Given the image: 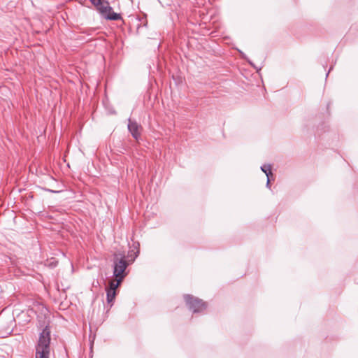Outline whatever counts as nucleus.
I'll list each match as a JSON object with an SVG mask.
<instances>
[{
  "mask_svg": "<svg viewBox=\"0 0 358 358\" xmlns=\"http://www.w3.org/2000/svg\"><path fill=\"white\" fill-rule=\"evenodd\" d=\"M50 329L48 325L45 327L39 335L36 347L35 358H49L50 352Z\"/></svg>",
  "mask_w": 358,
  "mask_h": 358,
  "instance_id": "obj_1",
  "label": "nucleus"
},
{
  "mask_svg": "<svg viewBox=\"0 0 358 358\" xmlns=\"http://www.w3.org/2000/svg\"><path fill=\"white\" fill-rule=\"evenodd\" d=\"M103 17L109 20H118L121 18L120 14L113 11L112 7L106 0H90Z\"/></svg>",
  "mask_w": 358,
  "mask_h": 358,
  "instance_id": "obj_2",
  "label": "nucleus"
},
{
  "mask_svg": "<svg viewBox=\"0 0 358 358\" xmlns=\"http://www.w3.org/2000/svg\"><path fill=\"white\" fill-rule=\"evenodd\" d=\"M129 266L124 255L114 254L113 257V275L115 278H124L127 275L125 270Z\"/></svg>",
  "mask_w": 358,
  "mask_h": 358,
  "instance_id": "obj_3",
  "label": "nucleus"
},
{
  "mask_svg": "<svg viewBox=\"0 0 358 358\" xmlns=\"http://www.w3.org/2000/svg\"><path fill=\"white\" fill-rule=\"evenodd\" d=\"M184 299L188 308L192 310L193 313H201L207 307L206 302L192 295L186 294L184 296Z\"/></svg>",
  "mask_w": 358,
  "mask_h": 358,
  "instance_id": "obj_4",
  "label": "nucleus"
},
{
  "mask_svg": "<svg viewBox=\"0 0 358 358\" xmlns=\"http://www.w3.org/2000/svg\"><path fill=\"white\" fill-rule=\"evenodd\" d=\"M128 129L131 134L132 136L136 140H138L141 136V132L142 130L141 126L139 125L136 122L129 119Z\"/></svg>",
  "mask_w": 358,
  "mask_h": 358,
  "instance_id": "obj_5",
  "label": "nucleus"
},
{
  "mask_svg": "<svg viewBox=\"0 0 358 358\" xmlns=\"http://www.w3.org/2000/svg\"><path fill=\"white\" fill-rule=\"evenodd\" d=\"M106 300L108 303H110V306L113 305V302L115 300L117 292L113 290V288H106Z\"/></svg>",
  "mask_w": 358,
  "mask_h": 358,
  "instance_id": "obj_6",
  "label": "nucleus"
},
{
  "mask_svg": "<svg viewBox=\"0 0 358 358\" xmlns=\"http://www.w3.org/2000/svg\"><path fill=\"white\" fill-rule=\"evenodd\" d=\"M60 183L58 184L57 187L52 186V188H44L45 191L50 192L52 193H59L64 190L65 185L63 184V180H59Z\"/></svg>",
  "mask_w": 358,
  "mask_h": 358,
  "instance_id": "obj_7",
  "label": "nucleus"
},
{
  "mask_svg": "<svg viewBox=\"0 0 358 358\" xmlns=\"http://www.w3.org/2000/svg\"><path fill=\"white\" fill-rule=\"evenodd\" d=\"M123 278H115L114 280H112L109 282V285L106 288H113V290L117 289V287L121 285Z\"/></svg>",
  "mask_w": 358,
  "mask_h": 358,
  "instance_id": "obj_8",
  "label": "nucleus"
},
{
  "mask_svg": "<svg viewBox=\"0 0 358 358\" xmlns=\"http://www.w3.org/2000/svg\"><path fill=\"white\" fill-rule=\"evenodd\" d=\"M261 169L263 172L265 173L267 179H269L271 176H272L271 167L269 164H264L261 166Z\"/></svg>",
  "mask_w": 358,
  "mask_h": 358,
  "instance_id": "obj_9",
  "label": "nucleus"
},
{
  "mask_svg": "<svg viewBox=\"0 0 358 358\" xmlns=\"http://www.w3.org/2000/svg\"><path fill=\"white\" fill-rule=\"evenodd\" d=\"M271 181H272V180H266V187H267L268 188H270V187H271Z\"/></svg>",
  "mask_w": 358,
  "mask_h": 358,
  "instance_id": "obj_10",
  "label": "nucleus"
}]
</instances>
